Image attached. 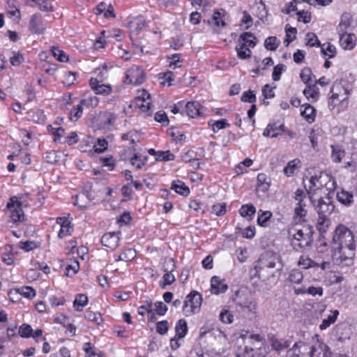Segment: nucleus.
<instances>
[{"instance_id":"38","label":"nucleus","mask_w":357,"mask_h":357,"mask_svg":"<svg viewBox=\"0 0 357 357\" xmlns=\"http://www.w3.org/2000/svg\"><path fill=\"white\" fill-rule=\"evenodd\" d=\"M52 52L53 56L61 62H66L68 61V56L57 47H52Z\"/></svg>"},{"instance_id":"41","label":"nucleus","mask_w":357,"mask_h":357,"mask_svg":"<svg viewBox=\"0 0 357 357\" xmlns=\"http://www.w3.org/2000/svg\"><path fill=\"white\" fill-rule=\"evenodd\" d=\"M19 334L22 337H30L32 335L33 329L29 324H24L19 328Z\"/></svg>"},{"instance_id":"24","label":"nucleus","mask_w":357,"mask_h":357,"mask_svg":"<svg viewBox=\"0 0 357 357\" xmlns=\"http://www.w3.org/2000/svg\"><path fill=\"white\" fill-rule=\"evenodd\" d=\"M342 92H344V94H346V89L341 84V83L335 82L331 90V93H332L331 96L332 104L335 100L339 99V96Z\"/></svg>"},{"instance_id":"35","label":"nucleus","mask_w":357,"mask_h":357,"mask_svg":"<svg viewBox=\"0 0 357 357\" xmlns=\"http://www.w3.org/2000/svg\"><path fill=\"white\" fill-rule=\"evenodd\" d=\"M295 215L299 218L305 217L307 215V204L305 201L297 202L294 207Z\"/></svg>"},{"instance_id":"61","label":"nucleus","mask_w":357,"mask_h":357,"mask_svg":"<svg viewBox=\"0 0 357 357\" xmlns=\"http://www.w3.org/2000/svg\"><path fill=\"white\" fill-rule=\"evenodd\" d=\"M155 120L159 123H163L164 125H167L169 123V119L166 113L162 111H159L155 113Z\"/></svg>"},{"instance_id":"22","label":"nucleus","mask_w":357,"mask_h":357,"mask_svg":"<svg viewBox=\"0 0 357 357\" xmlns=\"http://www.w3.org/2000/svg\"><path fill=\"white\" fill-rule=\"evenodd\" d=\"M171 189L174 190L176 193L185 197L190 194L189 188L181 181H173L171 185Z\"/></svg>"},{"instance_id":"15","label":"nucleus","mask_w":357,"mask_h":357,"mask_svg":"<svg viewBox=\"0 0 357 357\" xmlns=\"http://www.w3.org/2000/svg\"><path fill=\"white\" fill-rule=\"evenodd\" d=\"M90 86L97 94L108 95L112 91V88L109 85L100 84V82L96 78H91L90 79Z\"/></svg>"},{"instance_id":"39","label":"nucleus","mask_w":357,"mask_h":357,"mask_svg":"<svg viewBox=\"0 0 357 357\" xmlns=\"http://www.w3.org/2000/svg\"><path fill=\"white\" fill-rule=\"evenodd\" d=\"M303 278V273L298 270H293L289 275V280L291 283L299 284Z\"/></svg>"},{"instance_id":"33","label":"nucleus","mask_w":357,"mask_h":357,"mask_svg":"<svg viewBox=\"0 0 357 357\" xmlns=\"http://www.w3.org/2000/svg\"><path fill=\"white\" fill-rule=\"evenodd\" d=\"M331 224V220L328 218V216L325 215H319V218L317 220V228L321 233H324L326 231L327 228L329 227Z\"/></svg>"},{"instance_id":"58","label":"nucleus","mask_w":357,"mask_h":357,"mask_svg":"<svg viewBox=\"0 0 357 357\" xmlns=\"http://www.w3.org/2000/svg\"><path fill=\"white\" fill-rule=\"evenodd\" d=\"M155 309L154 311L158 315H164L167 311V307L165 305L162 301H158L155 303Z\"/></svg>"},{"instance_id":"26","label":"nucleus","mask_w":357,"mask_h":357,"mask_svg":"<svg viewBox=\"0 0 357 357\" xmlns=\"http://www.w3.org/2000/svg\"><path fill=\"white\" fill-rule=\"evenodd\" d=\"M301 167V161L298 159H294L289 161L287 165L284 168V174L289 177L291 176L295 170Z\"/></svg>"},{"instance_id":"6","label":"nucleus","mask_w":357,"mask_h":357,"mask_svg":"<svg viewBox=\"0 0 357 357\" xmlns=\"http://www.w3.org/2000/svg\"><path fill=\"white\" fill-rule=\"evenodd\" d=\"M144 73L139 66L131 67L126 74L124 83L126 84H132L135 85L141 84L144 82Z\"/></svg>"},{"instance_id":"11","label":"nucleus","mask_w":357,"mask_h":357,"mask_svg":"<svg viewBox=\"0 0 357 357\" xmlns=\"http://www.w3.org/2000/svg\"><path fill=\"white\" fill-rule=\"evenodd\" d=\"M120 232H109L105 234L101 238L102 244L112 250L116 249L119 246Z\"/></svg>"},{"instance_id":"60","label":"nucleus","mask_w":357,"mask_h":357,"mask_svg":"<svg viewBox=\"0 0 357 357\" xmlns=\"http://www.w3.org/2000/svg\"><path fill=\"white\" fill-rule=\"evenodd\" d=\"M134 257V252L132 250H128L126 252L121 254L116 261H128L133 259Z\"/></svg>"},{"instance_id":"36","label":"nucleus","mask_w":357,"mask_h":357,"mask_svg":"<svg viewBox=\"0 0 357 357\" xmlns=\"http://www.w3.org/2000/svg\"><path fill=\"white\" fill-rule=\"evenodd\" d=\"M236 51L237 56L240 59H247L251 57L252 51L249 48H244L239 45L236 46Z\"/></svg>"},{"instance_id":"7","label":"nucleus","mask_w":357,"mask_h":357,"mask_svg":"<svg viewBox=\"0 0 357 357\" xmlns=\"http://www.w3.org/2000/svg\"><path fill=\"white\" fill-rule=\"evenodd\" d=\"M21 205L17 197H11L7 203V208L11 213L10 218L13 222H22L24 220V212Z\"/></svg>"},{"instance_id":"55","label":"nucleus","mask_w":357,"mask_h":357,"mask_svg":"<svg viewBox=\"0 0 357 357\" xmlns=\"http://www.w3.org/2000/svg\"><path fill=\"white\" fill-rule=\"evenodd\" d=\"M321 52L324 56H328L329 59L334 57L336 49L335 47L330 43H328L326 49L324 47H321Z\"/></svg>"},{"instance_id":"3","label":"nucleus","mask_w":357,"mask_h":357,"mask_svg":"<svg viewBox=\"0 0 357 357\" xmlns=\"http://www.w3.org/2000/svg\"><path fill=\"white\" fill-rule=\"evenodd\" d=\"M264 339L259 335H250L246 340L245 351L242 357H266Z\"/></svg>"},{"instance_id":"50","label":"nucleus","mask_w":357,"mask_h":357,"mask_svg":"<svg viewBox=\"0 0 357 357\" xmlns=\"http://www.w3.org/2000/svg\"><path fill=\"white\" fill-rule=\"evenodd\" d=\"M85 317L98 324H100L102 321L101 314L100 313H96L92 311L86 312L85 314Z\"/></svg>"},{"instance_id":"34","label":"nucleus","mask_w":357,"mask_h":357,"mask_svg":"<svg viewBox=\"0 0 357 357\" xmlns=\"http://www.w3.org/2000/svg\"><path fill=\"white\" fill-rule=\"evenodd\" d=\"M303 94L307 99L312 98L313 100H317L319 98V91L315 84L307 86L303 90Z\"/></svg>"},{"instance_id":"9","label":"nucleus","mask_w":357,"mask_h":357,"mask_svg":"<svg viewBox=\"0 0 357 357\" xmlns=\"http://www.w3.org/2000/svg\"><path fill=\"white\" fill-rule=\"evenodd\" d=\"M174 268L175 264L173 259L170 258L165 261V265L163 268L165 274L162 277L163 280L160 282V286L162 289H165L167 285L172 284L175 281V277L172 273Z\"/></svg>"},{"instance_id":"42","label":"nucleus","mask_w":357,"mask_h":357,"mask_svg":"<svg viewBox=\"0 0 357 357\" xmlns=\"http://www.w3.org/2000/svg\"><path fill=\"white\" fill-rule=\"evenodd\" d=\"M35 2L39 7V8L45 12L52 11L53 7L47 0H31Z\"/></svg>"},{"instance_id":"49","label":"nucleus","mask_w":357,"mask_h":357,"mask_svg":"<svg viewBox=\"0 0 357 357\" xmlns=\"http://www.w3.org/2000/svg\"><path fill=\"white\" fill-rule=\"evenodd\" d=\"M286 66L284 64H278L274 67L272 77L274 81H278L280 79L282 73L285 70Z\"/></svg>"},{"instance_id":"8","label":"nucleus","mask_w":357,"mask_h":357,"mask_svg":"<svg viewBox=\"0 0 357 357\" xmlns=\"http://www.w3.org/2000/svg\"><path fill=\"white\" fill-rule=\"evenodd\" d=\"M331 178L328 174L322 172L311 176L308 189L306 188L307 194L310 195L312 192L316 191L317 190L321 189L324 185H326V181Z\"/></svg>"},{"instance_id":"56","label":"nucleus","mask_w":357,"mask_h":357,"mask_svg":"<svg viewBox=\"0 0 357 357\" xmlns=\"http://www.w3.org/2000/svg\"><path fill=\"white\" fill-rule=\"evenodd\" d=\"M349 26L350 23L349 21L342 20L340 22V23L338 24L337 27V31L340 37L342 36L343 35L348 34V33L347 32V29Z\"/></svg>"},{"instance_id":"57","label":"nucleus","mask_w":357,"mask_h":357,"mask_svg":"<svg viewBox=\"0 0 357 357\" xmlns=\"http://www.w3.org/2000/svg\"><path fill=\"white\" fill-rule=\"evenodd\" d=\"M311 76H312L311 69L307 67L304 68L300 73L301 79L305 84H307L309 82V81L311 80Z\"/></svg>"},{"instance_id":"59","label":"nucleus","mask_w":357,"mask_h":357,"mask_svg":"<svg viewBox=\"0 0 357 357\" xmlns=\"http://www.w3.org/2000/svg\"><path fill=\"white\" fill-rule=\"evenodd\" d=\"M79 270V263L75 261L74 264L68 265L66 268V275L68 277H71L77 273Z\"/></svg>"},{"instance_id":"4","label":"nucleus","mask_w":357,"mask_h":357,"mask_svg":"<svg viewBox=\"0 0 357 357\" xmlns=\"http://www.w3.org/2000/svg\"><path fill=\"white\" fill-rule=\"evenodd\" d=\"M314 230L310 225L304 226L302 229H298L295 233L292 234L291 245L294 250L303 249L310 247L313 242Z\"/></svg>"},{"instance_id":"21","label":"nucleus","mask_w":357,"mask_h":357,"mask_svg":"<svg viewBox=\"0 0 357 357\" xmlns=\"http://www.w3.org/2000/svg\"><path fill=\"white\" fill-rule=\"evenodd\" d=\"M336 197L338 202L346 206H349L353 202V194L343 189L337 192Z\"/></svg>"},{"instance_id":"31","label":"nucleus","mask_w":357,"mask_h":357,"mask_svg":"<svg viewBox=\"0 0 357 357\" xmlns=\"http://www.w3.org/2000/svg\"><path fill=\"white\" fill-rule=\"evenodd\" d=\"M332 149L331 158L333 162L339 163L342 161L345 155V151L340 147L335 145H331Z\"/></svg>"},{"instance_id":"19","label":"nucleus","mask_w":357,"mask_h":357,"mask_svg":"<svg viewBox=\"0 0 357 357\" xmlns=\"http://www.w3.org/2000/svg\"><path fill=\"white\" fill-rule=\"evenodd\" d=\"M211 292L214 294H219L225 292L228 287L222 283L218 277L213 276L211 280Z\"/></svg>"},{"instance_id":"54","label":"nucleus","mask_w":357,"mask_h":357,"mask_svg":"<svg viewBox=\"0 0 357 357\" xmlns=\"http://www.w3.org/2000/svg\"><path fill=\"white\" fill-rule=\"evenodd\" d=\"M272 213L270 211H264L258 216L257 222L259 225L265 227L266 222L271 218Z\"/></svg>"},{"instance_id":"64","label":"nucleus","mask_w":357,"mask_h":357,"mask_svg":"<svg viewBox=\"0 0 357 357\" xmlns=\"http://www.w3.org/2000/svg\"><path fill=\"white\" fill-rule=\"evenodd\" d=\"M84 350L87 357H96V354L95 348L90 342H86L84 345Z\"/></svg>"},{"instance_id":"46","label":"nucleus","mask_w":357,"mask_h":357,"mask_svg":"<svg viewBox=\"0 0 357 357\" xmlns=\"http://www.w3.org/2000/svg\"><path fill=\"white\" fill-rule=\"evenodd\" d=\"M241 101L245 102L253 103L256 101L255 93L251 90L245 91L241 98Z\"/></svg>"},{"instance_id":"37","label":"nucleus","mask_w":357,"mask_h":357,"mask_svg":"<svg viewBox=\"0 0 357 357\" xmlns=\"http://www.w3.org/2000/svg\"><path fill=\"white\" fill-rule=\"evenodd\" d=\"M280 42L275 36L268 37L264 42L265 47L271 51H275L279 46Z\"/></svg>"},{"instance_id":"44","label":"nucleus","mask_w":357,"mask_h":357,"mask_svg":"<svg viewBox=\"0 0 357 357\" xmlns=\"http://www.w3.org/2000/svg\"><path fill=\"white\" fill-rule=\"evenodd\" d=\"M298 265L307 269L310 267L315 266L317 264L309 257L302 256L298 261Z\"/></svg>"},{"instance_id":"45","label":"nucleus","mask_w":357,"mask_h":357,"mask_svg":"<svg viewBox=\"0 0 357 357\" xmlns=\"http://www.w3.org/2000/svg\"><path fill=\"white\" fill-rule=\"evenodd\" d=\"M174 159V155L169 151H158L156 157L157 160L170 161Z\"/></svg>"},{"instance_id":"23","label":"nucleus","mask_w":357,"mask_h":357,"mask_svg":"<svg viewBox=\"0 0 357 357\" xmlns=\"http://www.w3.org/2000/svg\"><path fill=\"white\" fill-rule=\"evenodd\" d=\"M354 250H349V255H346V251L342 250L341 254L339 255L340 264L342 266H349L353 264Z\"/></svg>"},{"instance_id":"63","label":"nucleus","mask_w":357,"mask_h":357,"mask_svg":"<svg viewBox=\"0 0 357 357\" xmlns=\"http://www.w3.org/2000/svg\"><path fill=\"white\" fill-rule=\"evenodd\" d=\"M21 294L26 298H32L36 296V291L31 287H24L21 289Z\"/></svg>"},{"instance_id":"1","label":"nucleus","mask_w":357,"mask_h":357,"mask_svg":"<svg viewBox=\"0 0 357 357\" xmlns=\"http://www.w3.org/2000/svg\"><path fill=\"white\" fill-rule=\"evenodd\" d=\"M259 276L269 280L280 275L281 264L278 256L273 253H266L261 256L255 266Z\"/></svg>"},{"instance_id":"25","label":"nucleus","mask_w":357,"mask_h":357,"mask_svg":"<svg viewBox=\"0 0 357 357\" xmlns=\"http://www.w3.org/2000/svg\"><path fill=\"white\" fill-rule=\"evenodd\" d=\"M315 109L310 105H306L304 109L301 111V116L309 123H312L315 119Z\"/></svg>"},{"instance_id":"62","label":"nucleus","mask_w":357,"mask_h":357,"mask_svg":"<svg viewBox=\"0 0 357 357\" xmlns=\"http://www.w3.org/2000/svg\"><path fill=\"white\" fill-rule=\"evenodd\" d=\"M24 59L23 55L18 52L17 54L10 57V62L13 66H18L24 61Z\"/></svg>"},{"instance_id":"2","label":"nucleus","mask_w":357,"mask_h":357,"mask_svg":"<svg viewBox=\"0 0 357 357\" xmlns=\"http://www.w3.org/2000/svg\"><path fill=\"white\" fill-rule=\"evenodd\" d=\"M333 248L335 255L341 254L344 250H355L354 236L351 230L343 225L337 227L333 237Z\"/></svg>"},{"instance_id":"28","label":"nucleus","mask_w":357,"mask_h":357,"mask_svg":"<svg viewBox=\"0 0 357 357\" xmlns=\"http://www.w3.org/2000/svg\"><path fill=\"white\" fill-rule=\"evenodd\" d=\"M271 346L274 350L280 352L287 349L290 346V342L283 339L273 338L271 340Z\"/></svg>"},{"instance_id":"14","label":"nucleus","mask_w":357,"mask_h":357,"mask_svg":"<svg viewBox=\"0 0 357 357\" xmlns=\"http://www.w3.org/2000/svg\"><path fill=\"white\" fill-rule=\"evenodd\" d=\"M203 109L198 102H188L185 105V113L188 116L195 118L202 114Z\"/></svg>"},{"instance_id":"32","label":"nucleus","mask_w":357,"mask_h":357,"mask_svg":"<svg viewBox=\"0 0 357 357\" xmlns=\"http://www.w3.org/2000/svg\"><path fill=\"white\" fill-rule=\"evenodd\" d=\"M88 298L84 294H78L74 302L73 307L76 311L80 312L83 310V307L87 304Z\"/></svg>"},{"instance_id":"47","label":"nucleus","mask_w":357,"mask_h":357,"mask_svg":"<svg viewBox=\"0 0 357 357\" xmlns=\"http://www.w3.org/2000/svg\"><path fill=\"white\" fill-rule=\"evenodd\" d=\"M306 39L307 40V45L311 47L321 45V43L318 40L317 35L314 33H307L306 34Z\"/></svg>"},{"instance_id":"43","label":"nucleus","mask_w":357,"mask_h":357,"mask_svg":"<svg viewBox=\"0 0 357 357\" xmlns=\"http://www.w3.org/2000/svg\"><path fill=\"white\" fill-rule=\"evenodd\" d=\"M82 106L83 105H81V103H79L78 105H77L71 110L70 116L71 121H75L81 117L83 110Z\"/></svg>"},{"instance_id":"51","label":"nucleus","mask_w":357,"mask_h":357,"mask_svg":"<svg viewBox=\"0 0 357 357\" xmlns=\"http://www.w3.org/2000/svg\"><path fill=\"white\" fill-rule=\"evenodd\" d=\"M212 211L217 216L223 215L226 213V204L221 203L213 205L212 207Z\"/></svg>"},{"instance_id":"13","label":"nucleus","mask_w":357,"mask_h":357,"mask_svg":"<svg viewBox=\"0 0 357 357\" xmlns=\"http://www.w3.org/2000/svg\"><path fill=\"white\" fill-rule=\"evenodd\" d=\"M256 40V38L252 33L244 32L241 34L238 40V45L244 47V48H253L257 44Z\"/></svg>"},{"instance_id":"29","label":"nucleus","mask_w":357,"mask_h":357,"mask_svg":"<svg viewBox=\"0 0 357 357\" xmlns=\"http://www.w3.org/2000/svg\"><path fill=\"white\" fill-rule=\"evenodd\" d=\"M332 314L328 316L326 319H324L321 324L319 325V328L321 330H325L328 327H329L332 324L335 323L337 320V316L339 314V311L335 310L332 311Z\"/></svg>"},{"instance_id":"53","label":"nucleus","mask_w":357,"mask_h":357,"mask_svg":"<svg viewBox=\"0 0 357 357\" xmlns=\"http://www.w3.org/2000/svg\"><path fill=\"white\" fill-rule=\"evenodd\" d=\"M169 329L168 322L165 320L158 321L156 324V332L160 335H165Z\"/></svg>"},{"instance_id":"27","label":"nucleus","mask_w":357,"mask_h":357,"mask_svg":"<svg viewBox=\"0 0 357 357\" xmlns=\"http://www.w3.org/2000/svg\"><path fill=\"white\" fill-rule=\"evenodd\" d=\"M176 336L181 339L185 336L188 331L187 322L185 319H181L176 323L175 327Z\"/></svg>"},{"instance_id":"52","label":"nucleus","mask_w":357,"mask_h":357,"mask_svg":"<svg viewBox=\"0 0 357 357\" xmlns=\"http://www.w3.org/2000/svg\"><path fill=\"white\" fill-rule=\"evenodd\" d=\"M38 244L35 241H26L20 243V248L26 252H29L38 247Z\"/></svg>"},{"instance_id":"17","label":"nucleus","mask_w":357,"mask_h":357,"mask_svg":"<svg viewBox=\"0 0 357 357\" xmlns=\"http://www.w3.org/2000/svg\"><path fill=\"white\" fill-rule=\"evenodd\" d=\"M284 132V125L278 123L268 124L264 130L263 135L265 137H276Z\"/></svg>"},{"instance_id":"12","label":"nucleus","mask_w":357,"mask_h":357,"mask_svg":"<svg viewBox=\"0 0 357 357\" xmlns=\"http://www.w3.org/2000/svg\"><path fill=\"white\" fill-rule=\"evenodd\" d=\"M237 304L242 308L247 310L250 313L255 314L257 304L254 298L248 294L245 296H239Z\"/></svg>"},{"instance_id":"5","label":"nucleus","mask_w":357,"mask_h":357,"mask_svg":"<svg viewBox=\"0 0 357 357\" xmlns=\"http://www.w3.org/2000/svg\"><path fill=\"white\" fill-rule=\"evenodd\" d=\"M202 303L201 294L193 291L188 294L184 301L183 312L186 316L199 311Z\"/></svg>"},{"instance_id":"10","label":"nucleus","mask_w":357,"mask_h":357,"mask_svg":"<svg viewBox=\"0 0 357 357\" xmlns=\"http://www.w3.org/2000/svg\"><path fill=\"white\" fill-rule=\"evenodd\" d=\"M319 215L329 216L333 211L335 206L329 197L319 199L314 205Z\"/></svg>"},{"instance_id":"18","label":"nucleus","mask_w":357,"mask_h":357,"mask_svg":"<svg viewBox=\"0 0 357 357\" xmlns=\"http://www.w3.org/2000/svg\"><path fill=\"white\" fill-rule=\"evenodd\" d=\"M356 40V38L354 34L348 33L340 37L339 43L344 50H351L355 45Z\"/></svg>"},{"instance_id":"16","label":"nucleus","mask_w":357,"mask_h":357,"mask_svg":"<svg viewBox=\"0 0 357 357\" xmlns=\"http://www.w3.org/2000/svg\"><path fill=\"white\" fill-rule=\"evenodd\" d=\"M29 29L34 33L41 34L44 31V26L41 22L40 15L34 14L29 21Z\"/></svg>"},{"instance_id":"40","label":"nucleus","mask_w":357,"mask_h":357,"mask_svg":"<svg viewBox=\"0 0 357 357\" xmlns=\"http://www.w3.org/2000/svg\"><path fill=\"white\" fill-rule=\"evenodd\" d=\"M100 119V121L104 126H110L114 123L116 116L110 112H105L101 115Z\"/></svg>"},{"instance_id":"30","label":"nucleus","mask_w":357,"mask_h":357,"mask_svg":"<svg viewBox=\"0 0 357 357\" xmlns=\"http://www.w3.org/2000/svg\"><path fill=\"white\" fill-rule=\"evenodd\" d=\"M256 212L255 207L252 204L243 205L240 210L239 213L242 217L248 218L251 220Z\"/></svg>"},{"instance_id":"20","label":"nucleus","mask_w":357,"mask_h":357,"mask_svg":"<svg viewBox=\"0 0 357 357\" xmlns=\"http://www.w3.org/2000/svg\"><path fill=\"white\" fill-rule=\"evenodd\" d=\"M56 222L61 225V229L59 231L58 236L63 238L64 236L70 234V222L64 218H58Z\"/></svg>"},{"instance_id":"48","label":"nucleus","mask_w":357,"mask_h":357,"mask_svg":"<svg viewBox=\"0 0 357 357\" xmlns=\"http://www.w3.org/2000/svg\"><path fill=\"white\" fill-rule=\"evenodd\" d=\"M107 142L105 139H98L96 144L94 145L95 151L97 153H102L107 149Z\"/></svg>"}]
</instances>
